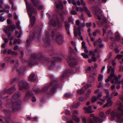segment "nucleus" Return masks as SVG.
Masks as SVG:
<instances>
[{"instance_id": "1", "label": "nucleus", "mask_w": 123, "mask_h": 123, "mask_svg": "<svg viewBox=\"0 0 123 123\" xmlns=\"http://www.w3.org/2000/svg\"><path fill=\"white\" fill-rule=\"evenodd\" d=\"M94 11L95 17L99 20L101 19L102 20V21H97L96 22L99 27H101L104 24L106 23L107 19L102 13L103 11L100 9L98 8L95 9Z\"/></svg>"}, {"instance_id": "2", "label": "nucleus", "mask_w": 123, "mask_h": 123, "mask_svg": "<svg viewBox=\"0 0 123 123\" xmlns=\"http://www.w3.org/2000/svg\"><path fill=\"white\" fill-rule=\"evenodd\" d=\"M58 86L56 82L54 80L52 82H51L48 85L43 87L42 90L36 87L35 86L33 89V91L36 93H38L41 91L44 92L49 88L50 89V92L51 93H53L55 91L57 87Z\"/></svg>"}, {"instance_id": "3", "label": "nucleus", "mask_w": 123, "mask_h": 123, "mask_svg": "<svg viewBox=\"0 0 123 123\" xmlns=\"http://www.w3.org/2000/svg\"><path fill=\"white\" fill-rule=\"evenodd\" d=\"M118 110L121 112V113H119L116 110L112 111L111 113V116L110 120L111 121L114 120L115 117L116 116L118 122H120L122 121V118H123V109L121 107L118 108Z\"/></svg>"}, {"instance_id": "4", "label": "nucleus", "mask_w": 123, "mask_h": 123, "mask_svg": "<svg viewBox=\"0 0 123 123\" xmlns=\"http://www.w3.org/2000/svg\"><path fill=\"white\" fill-rule=\"evenodd\" d=\"M26 2V4L28 12H29V15L30 17L31 22V24L33 25L35 22V18L34 16H33L32 14L33 13L35 15L36 14V10L34 8H33L31 5H29L27 0H25Z\"/></svg>"}, {"instance_id": "5", "label": "nucleus", "mask_w": 123, "mask_h": 123, "mask_svg": "<svg viewBox=\"0 0 123 123\" xmlns=\"http://www.w3.org/2000/svg\"><path fill=\"white\" fill-rule=\"evenodd\" d=\"M21 95L20 93L19 92H18L15 94V96H13L12 98V100H10L11 101L12 104H10V105L12 104V108L13 109L12 110L13 112H14V110H20V104L21 102L20 101H19L18 103L17 102H16L15 103H13L12 101L15 99L20 96Z\"/></svg>"}, {"instance_id": "6", "label": "nucleus", "mask_w": 123, "mask_h": 123, "mask_svg": "<svg viewBox=\"0 0 123 123\" xmlns=\"http://www.w3.org/2000/svg\"><path fill=\"white\" fill-rule=\"evenodd\" d=\"M105 92L106 93V97L107 99V103L103 106L104 108H105L107 106L110 107L111 106L112 104V102L111 100V98L109 97V93L108 90L105 89Z\"/></svg>"}, {"instance_id": "7", "label": "nucleus", "mask_w": 123, "mask_h": 123, "mask_svg": "<svg viewBox=\"0 0 123 123\" xmlns=\"http://www.w3.org/2000/svg\"><path fill=\"white\" fill-rule=\"evenodd\" d=\"M32 3L33 5L31 4H29V5H31L32 7L33 8H35V7H37L39 10L42 9H43L42 6L40 5L39 3V1L38 0H31Z\"/></svg>"}, {"instance_id": "8", "label": "nucleus", "mask_w": 123, "mask_h": 123, "mask_svg": "<svg viewBox=\"0 0 123 123\" xmlns=\"http://www.w3.org/2000/svg\"><path fill=\"white\" fill-rule=\"evenodd\" d=\"M31 97H32L31 100L32 102H34L36 101V99L32 94L31 91H28L26 93V95L24 99V101H27Z\"/></svg>"}, {"instance_id": "9", "label": "nucleus", "mask_w": 123, "mask_h": 123, "mask_svg": "<svg viewBox=\"0 0 123 123\" xmlns=\"http://www.w3.org/2000/svg\"><path fill=\"white\" fill-rule=\"evenodd\" d=\"M45 36L43 39V41L46 45H48L50 43V42L49 39V33L46 30L45 31Z\"/></svg>"}, {"instance_id": "10", "label": "nucleus", "mask_w": 123, "mask_h": 123, "mask_svg": "<svg viewBox=\"0 0 123 123\" xmlns=\"http://www.w3.org/2000/svg\"><path fill=\"white\" fill-rule=\"evenodd\" d=\"M18 85L19 87V90H21L24 88H27L28 87V84L25 80L21 81L19 83Z\"/></svg>"}, {"instance_id": "11", "label": "nucleus", "mask_w": 123, "mask_h": 123, "mask_svg": "<svg viewBox=\"0 0 123 123\" xmlns=\"http://www.w3.org/2000/svg\"><path fill=\"white\" fill-rule=\"evenodd\" d=\"M68 63L70 67H73L77 64V59L74 58H72L68 61Z\"/></svg>"}, {"instance_id": "12", "label": "nucleus", "mask_w": 123, "mask_h": 123, "mask_svg": "<svg viewBox=\"0 0 123 123\" xmlns=\"http://www.w3.org/2000/svg\"><path fill=\"white\" fill-rule=\"evenodd\" d=\"M63 39L62 35L61 34H58L56 35V41L59 44L62 43L63 41Z\"/></svg>"}, {"instance_id": "13", "label": "nucleus", "mask_w": 123, "mask_h": 123, "mask_svg": "<svg viewBox=\"0 0 123 123\" xmlns=\"http://www.w3.org/2000/svg\"><path fill=\"white\" fill-rule=\"evenodd\" d=\"M115 75V74H110V75L108 77V78L105 80V82H108L110 81L112 83H114V81L112 78L114 77Z\"/></svg>"}, {"instance_id": "14", "label": "nucleus", "mask_w": 123, "mask_h": 123, "mask_svg": "<svg viewBox=\"0 0 123 123\" xmlns=\"http://www.w3.org/2000/svg\"><path fill=\"white\" fill-rule=\"evenodd\" d=\"M37 57L38 60H43L44 58L42 55L41 54L37 55V54H35L32 56L31 59H33L35 60L37 59Z\"/></svg>"}, {"instance_id": "15", "label": "nucleus", "mask_w": 123, "mask_h": 123, "mask_svg": "<svg viewBox=\"0 0 123 123\" xmlns=\"http://www.w3.org/2000/svg\"><path fill=\"white\" fill-rule=\"evenodd\" d=\"M94 123H101L103 122V120L98 117H94L93 119Z\"/></svg>"}, {"instance_id": "16", "label": "nucleus", "mask_w": 123, "mask_h": 123, "mask_svg": "<svg viewBox=\"0 0 123 123\" xmlns=\"http://www.w3.org/2000/svg\"><path fill=\"white\" fill-rule=\"evenodd\" d=\"M107 73H110L111 72L112 73L111 74H115L114 73L115 68H113L111 66H110L107 67Z\"/></svg>"}, {"instance_id": "17", "label": "nucleus", "mask_w": 123, "mask_h": 123, "mask_svg": "<svg viewBox=\"0 0 123 123\" xmlns=\"http://www.w3.org/2000/svg\"><path fill=\"white\" fill-rule=\"evenodd\" d=\"M35 75L33 74H32L30 75L28 78L29 81L31 82L34 81L35 80Z\"/></svg>"}, {"instance_id": "18", "label": "nucleus", "mask_w": 123, "mask_h": 123, "mask_svg": "<svg viewBox=\"0 0 123 123\" xmlns=\"http://www.w3.org/2000/svg\"><path fill=\"white\" fill-rule=\"evenodd\" d=\"M91 106H89L88 108L85 107V111L86 112L88 113H90L93 112L94 111L92 110Z\"/></svg>"}, {"instance_id": "19", "label": "nucleus", "mask_w": 123, "mask_h": 123, "mask_svg": "<svg viewBox=\"0 0 123 123\" xmlns=\"http://www.w3.org/2000/svg\"><path fill=\"white\" fill-rule=\"evenodd\" d=\"M65 25L66 29L67 30V33L68 34H70V32L69 30V28L70 27V25L66 21L65 22Z\"/></svg>"}, {"instance_id": "20", "label": "nucleus", "mask_w": 123, "mask_h": 123, "mask_svg": "<svg viewBox=\"0 0 123 123\" xmlns=\"http://www.w3.org/2000/svg\"><path fill=\"white\" fill-rule=\"evenodd\" d=\"M114 83H115V84H117V83H118L119 84H120L121 83V81H118V77L115 74L114 77Z\"/></svg>"}, {"instance_id": "21", "label": "nucleus", "mask_w": 123, "mask_h": 123, "mask_svg": "<svg viewBox=\"0 0 123 123\" xmlns=\"http://www.w3.org/2000/svg\"><path fill=\"white\" fill-rule=\"evenodd\" d=\"M15 90L16 89L14 86H13L11 88L8 89L7 91V93L10 94Z\"/></svg>"}, {"instance_id": "22", "label": "nucleus", "mask_w": 123, "mask_h": 123, "mask_svg": "<svg viewBox=\"0 0 123 123\" xmlns=\"http://www.w3.org/2000/svg\"><path fill=\"white\" fill-rule=\"evenodd\" d=\"M48 23L49 24L52 25L54 26H55L56 25L55 20L53 18H52L49 22Z\"/></svg>"}, {"instance_id": "23", "label": "nucleus", "mask_w": 123, "mask_h": 123, "mask_svg": "<svg viewBox=\"0 0 123 123\" xmlns=\"http://www.w3.org/2000/svg\"><path fill=\"white\" fill-rule=\"evenodd\" d=\"M56 7L57 8H60L61 9H62L63 8V4L61 2L57 4Z\"/></svg>"}, {"instance_id": "24", "label": "nucleus", "mask_w": 123, "mask_h": 123, "mask_svg": "<svg viewBox=\"0 0 123 123\" xmlns=\"http://www.w3.org/2000/svg\"><path fill=\"white\" fill-rule=\"evenodd\" d=\"M108 35L109 37H110V38L112 41H117L116 40V39H115L114 37H113V35L112 32H110L108 33Z\"/></svg>"}, {"instance_id": "25", "label": "nucleus", "mask_w": 123, "mask_h": 123, "mask_svg": "<svg viewBox=\"0 0 123 123\" xmlns=\"http://www.w3.org/2000/svg\"><path fill=\"white\" fill-rule=\"evenodd\" d=\"M102 94L101 92L99 93V94L97 96V97L98 98H99V99L102 101V102H105V99H106V97H104L103 98V99H102L100 98V97L102 96Z\"/></svg>"}, {"instance_id": "26", "label": "nucleus", "mask_w": 123, "mask_h": 123, "mask_svg": "<svg viewBox=\"0 0 123 123\" xmlns=\"http://www.w3.org/2000/svg\"><path fill=\"white\" fill-rule=\"evenodd\" d=\"M95 80V78L92 76H90L88 78V80L90 83H92L94 82Z\"/></svg>"}, {"instance_id": "27", "label": "nucleus", "mask_w": 123, "mask_h": 123, "mask_svg": "<svg viewBox=\"0 0 123 123\" xmlns=\"http://www.w3.org/2000/svg\"><path fill=\"white\" fill-rule=\"evenodd\" d=\"M85 12L86 13L88 16L90 17L92 16V15L91 14L90 11L88 10L87 7L85 6Z\"/></svg>"}, {"instance_id": "28", "label": "nucleus", "mask_w": 123, "mask_h": 123, "mask_svg": "<svg viewBox=\"0 0 123 123\" xmlns=\"http://www.w3.org/2000/svg\"><path fill=\"white\" fill-rule=\"evenodd\" d=\"M53 60H52L51 62L53 63H54L55 61H60L62 60V59L60 57L57 58H53Z\"/></svg>"}, {"instance_id": "29", "label": "nucleus", "mask_w": 123, "mask_h": 123, "mask_svg": "<svg viewBox=\"0 0 123 123\" xmlns=\"http://www.w3.org/2000/svg\"><path fill=\"white\" fill-rule=\"evenodd\" d=\"M115 35L117 40V41L119 40L120 38V37L119 33L117 32H116L115 33Z\"/></svg>"}, {"instance_id": "30", "label": "nucleus", "mask_w": 123, "mask_h": 123, "mask_svg": "<svg viewBox=\"0 0 123 123\" xmlns=\"http://www.w3.org/2000/svg\"><path fill=\"white\" fill-rule=\"evenodd\" d=\"M68 72L67 71H65L63 73V75L62 76L61 78V80H62L63 77L68 76Z\"/></svg>"}, {"instance_id": "31", "label": "nucleus", "mask_w": 123, "mask_h": 123, "mask_svg": "<svg viewBox=\"0 0 123 123\" xmlns=\"http://www.w3.org/2000/svg\"><path fill=\"white\" fill-rule=\"evenodd\" d=\"M84 23H82L81 24H80V25L79 27L78 28V31L79 32L78 35L80 37L81 36V33L80 32V26H82L83 27H84Z\"/></svg>"}, {"instance_id": "32", "label": "nucleus", "mask_w": 123, "mask_h": 123, "mask_svg": "<svg viewBox=\"0 0 123 123\" xmlns=\"http://www.w3.org/2000/svg\"><path fill=\"white\" fill-rule=\"evenodd\" d=\"M91 92V90L90 89H88L87 90V94H85V98H87L89 97V95Z\"/></svg>"}, {"instance_id": "33", "label": "nucleus", "mask_w": 123, "mask_h": 123, "mask_svg": "<svg viewBox=\"0 0 123 123\" xmlns=\"http://www.w3.org/2000/svg\"><path fill=\"white\" fill-rule=\"evenodd\" d=\"M34 37V35L33 37L31 36H30V39L29 40L27 39L26 40V43L28 44H29L31 42V40L33 39V37Z\"/></svg>"}, {"instance_id": "34", "label": "nucleus", "mask_w": 123, "mask_h": 123, "mask_svg": "<svg viewBox=\"0 0 123 123\" xmlns=\"http://www.w3.org/2000/svg\"><path fill=\"white\" fill-rule=\"evenodd\" d=\"M8 29L9 28V30H13L16 28L15 26L14 25H12L8 26Z\"/></svg>"}, {"instance_id": "35", "label": "nucleus", "mask_w": 123, "mask_h": 123, "mask_svg": "<svg viewBox=\"0 0 123 123\" xmlns=\"http://www.w3.org/2000/svg\"><path fill=\"white\" fill-rule=\"evenodd\" d=\"M77 92L80 95L83 94L84 93V89L81 88L77 91Z\"/></svg>"}, {"instance_id": "36", "label": "nucleus", "mask_w": 123, "mask_h": 123, "mask_svg": "<svg viewBox=\"0 0 123 123\" xmlns=\"http://www.w3.org/2000/svg\"><path fill=\"white\" fill-rule=\"evenodd\" d=\"M72 95V94L70 92H67L64 95V96L65 98H68Z\"/></svg>"}, {"instance_id": "37", "label": "nucleus", "mask_w": 123, "mask_h": 123, "mask_svg": "<svg viewBox=\"0 0 123 123\" xmlns=\"http://www.w3.org/2000/svg\"><path fill=\"white\" fill-rule=\"evenodd\" d=\"M100 33V31L99 30H97L94 31L93 32V35L94 36H96L97 34Z\"/></svg>"}, {"instance_id": "38", "label": "nucleus", "mask_w": 123, "mask_h": 123, "mask_svg": "<svg viewBox=\"0 0 123 123\" xmlns=\"http://www.w3.org/2000/svg\"><path fill=\"white\" fill-rule=\"evenodd\" d=\"M108 28V26L107 25H105L104 26V28L103 29V36L106 33V30Z\"/></svg>"}, {"instance_id": "39", "label": "nucleus", "mask_w": 123, "mask_h": 123, "mask_svg": "<svg viewBox=\"0 0 123 123\" xmlns=\"http://www.w3.org/2000/svg\"><path fill=\"white\" fill-rule=\"evenodd\" d=\"M10 2L12 4V9L16 11V8L15 7L13 6V3L12 1V0H9Z\"/></svg>"}, {"instance_id": "40", "label": "nucleus", "mask_w": 123, "mask_h": 123, "mask_svg": "<svg viewBox=\"0 0 123 123\" xmlns=\"http://www.w3.org/2000/svg\"><path fill=\"white\" fill-rule=\"evenodd\" d=\"M103 76L101 74H100L99 75L98 77V80L99 81H101L103 78Z\"/></svg>"}, {"instance_id": "41", "label": "nucleus", "mask_w": 123, "mask_h": 123, "mask_svg": "<svg viewBox=\"0 0 123 123\" xmlns=\"http://www.w3.org/2000/svg\"><path fill=\"white\" fill-rule=\"evenodd\" d=\"M20 43V40L19 39H15L13 42V44H15L16 43Z\"/></svg>"}, {"instance_id": "42", "label": "nucleus", "mask_w": 123, "mask_h": 123, "mask_svg": "<svg viewBox=\"0 0 123 123\" xmlns=\"http://www.w3.org/2000/svg\"><path fill=\"white\" fill-rule=\"evenodd\" d=\"M68 1L69 3L70 4L71 3L74 5H76V3L75 1L74 0H68Z\"/></svg>"}, {"instance_id": "43", "label": "nucleus", "mask_w": 123, "mask_h": 123, "mask_svg": "<svg viewBox=\"0 0 123 123\" xmlns=\"http://www.w3.org/2000/svg\"><path fill=\"white\" fill-rule=\"evenodd\" d=\"M80 105V102H78L76 104L73 106V108H76L79 107Z\"/></svg>"}, {"instance_id": "44", "label": "nucleus", "mask_w": 123, "mask_h": 123, "mask_svg": "<svg viewBox=\"0 0 123 123\" xmlns=\"http://www.w3.org/2000/svg\"><path fill=\"white\" fill-rule=\"evenodd\" d=\"M97 98L96 96H93L92 97L91 101L92 102H94L97 100Z\"/></svg>"}, {"instance_id": "45", "label": "nucleus", "mask_w": 123, "mask_h": 123, "mask_svg": "<svg viewBox=\"0 0 123 123\" xmlns=\"http://www.w3.org/2000/svg\"><path fill=\"white\" fill-rule=\"evenodd\" d=\"M122 57H123V55H117L115 58V59L117 58L118 60L120 59Z\"/></svg>"}, {"instance_id": "46", "label": "nucleus", "mask_w": 123, "mask_h": 123, "mask_svg": "<svg viewBox=\"0 0 123 123\" xmlns=\"http://www.w3.org/2000/svg\"><path fill=\"white\" fill-rule=\"evenodd\" d=\"M116 45V44L115 43H110V48L111 49L113 48Z\"/></svg>"}, {"instance_id": "47", "label": "nucleus", "mask_w": 123, "mask_h": 123, "mask_svg": "<svg viewBox=\"0 0 123 123\" xmlns=\"http://www.w3.org/2000/svg\"><path fill=\"white\" fill-rule=\"evenodd\" d=\"M57 25L59 28H61L62 27V25L61 23L59 22V21L57 20Z\"/></svg>"}, {"instance_id": "48", "label": "nucleus", "mask_w": 123, "mask_h": 123, "mask_svg": "<svg viewBox=\"0 0 123 123\" xmlns=\"http://www.w3.org/2000/svg\"><path fill=\"white\" fill-rule=\"evenodd\" d=\"M87 122L88 123H94L93 121L90 118H89L88 119Z\"/></svg>"}, {"instance_id": "49", "label": "nucleus", "mask_w": 123, "mask_h": 123, "mask_svg": "<svg viewBox=\"0 0 123 123\" xmlns=\"http://www.w3.org/2000/svg\"><path fill=\"white\" fill-rule=\"evenodd\" d=\"M99 115L100 117L103 118L105 116V114L103 112H100L99 113Z\"/></svg>"}, {"instance_id": "50", "label": "nucleus", "mask_w": 123, "mask_h": 123, "mask_svg": "<svg viewBox=\"0 0 123 123\" xmlns=\"http://www.w3.org/2000/svg\"><path fill=\"white\" fill-rule=\"evenodd\" d=\"M78 69L76 68H73L71 72L73 73H75L78 71Z\"/></svg>"}, {"instance_id": "51", "label": "nucleus", "mask_w": 123, "mask_h": 123, "mask_svg": "<svg viewBox=\"0 0 123 123\" xmlns=\"http://www.w3.org/2000/svg\"><path fill=\"white\" fill-rule=\"evenodd\" d=\"M116 59H115L113 60L112 62V65L113 66H115L116 64Z\"/></svg>"}, {"instance_id": "52", "label": "nucleus", "mask_w": 123, "mask_h": 123, "mask_svg": "<svg viewBox=\"0 0 123 123\" xmlns=\"http://www.w3.org/2000/svg\"><path fill=\"white\" fill-rule=\"evenodd\" d=\"M92 51H90L89 53V55H88L87 54H85V58H88L89 57L88 56H90L91 55V54H92Z\"/></svg>"}, {"instance_id": "53", "label": "nucleus", "mask_w": 123, "mask_h": 123, "mask_svg": "<svg viewBox=\"0 0 123 123\" xmlns=\"http://www.w3.org/2000/svg\"><path fill=\"white\" fill-rule=\"evenodd\" d=\"M112 55V53H111V52H110L109 53V54L108 56V59H105V60L104 61H106L107 60H108V59H109L111 58V56Z\"/></svg>"}, {"instance_id": "54", "label": "nucleus", "mask_w": 123, "mask_h": 123, "mask_svg": "<svg viewBox=\"0 0 123 123\" xmlns=\"http://www.w3.org/2000/svg\"><path fill=\"white\" fill-rule=\"evenodd\" d=\"M71 13L72 15H76L77 13L75 10H73L71 12Z\"/></svg>"}, {"instance_id": "55", "label": "nucleus", "mask_w": 123, "mask_h": 123, "mask_svg": "<svg viewBox=\"0 0 123 123\" xmlns=\"http://www.w3.org/2000/svg\"><path fill=\"white\" fill-rule=\"evenodd\" d=\"M6 19V18L4 17L0 16V21L3 22Z\"/></svg>"}, {"instance_id": "56", "label": "nucleus", "mask_w": 123, "mask_h": 123, "mask_svg": "<svg viewBox=\"0 0 123 123\" xmlns=\"http://www.w3.org/2000/svg\"><path fill=\"white\" fill-rule=\"evenodd\" d=\"M101 0L104 3H105L107 0H97V2L98 3L101 2Z\"/></svg>"}, {"instance_id": "57", "label": "nucleus", "mask_w": 123, "mask_h": 123, "mask_svg": "<svg viewBox=\"0 0 123 123\" xmlns=\"http://www.w3.org/2000/svg\"><path fill=\"white\" fill-rule=\"evenodd\" d=\"M82 46L81 47L82 49L85 50V42L83 41L82 43Z\"/></svg>"}, {"instance_id": "58", "label": "nucleus", "mask_w": 123, "mask_h": 123, "mask_svg": "<svg viewBox=\"0 0 123 123\" xmlns=\"http://www.w3.org/2000/svg\"><path fill=\"white\" fill-rule=\"evenodd\" d=\"M99 43L97 41H94V45L95 46H97L99 45V44L98 43Z\"/></svg>"}, {"instance_id": "59", "label": "nucleus", "mask_w": 123, "mask_h": 123, "mask_svg": "<svg viewBox=\"0 0 123 123\" xmlns=\"http://www.w3.org/2000/svg\"><path fill=\"white\" fill-rule=\"evenodd\" d=\"M55 30H53L52 31V34L51 35V37H53L55 35Z\"/></svg>"}, {"instance_id": "60", "label": "nucleus", "mask_w": 123, "mask_h": 123, "mask_svg": "<svg viewBox=\"0 0 123 123\" xmlns=\"http://www.w3.org/2000/svg\"><path fill=\"white\" fill-rule=\"evenodd\" d=\"M65 113L68 115H71V113L70 111L68 110H66Z\"/></svg>"}, {"instance_id": "61", "label": "nucleus", "mask_w": 123, "mask_h": 123, "mask_svg": "<svg viewBox=\"0 0 123 123\" xmlns=\"http://www.w3.org/2000/svg\"><path fill=\"white\" fill-rule=\"evenodd\" d=\"M22 71V68H19L18 70H17V72H18V73L19 74H20L21 73Z\"/></svg>"}, {"instance_id": "62", "label": "nucleus", "mask_w": 123, "mask_h": 123, "mask_svg": "<svg viewBox=\"0 0 123 123\" xmlns=\"http://www.w3.org/2000/svg\"><path fill=\"white\" fill-rule=\"evenodd\" d=\"M22 33V31H20L19 33V34L17 36V37L18 38L20 37L21 34Z\"/></svg>"}, {"instance_id": "63", "label": "nucleus", "mask_w": 123, "mask_h": 123, "mask_svg": "<svg viewBox=\"0 0 123 123\" xmlns=\"http://www.w3.org/2000/svg\"><path fill=\"white\" fill-rule=\"evenodd\" d=\"M92 61L94 62H95L97 61L96 57L95 56H92Z\"/></svg>"}, {"instance_id": "64", "label": "nucleus", "mask_w": 123, "mask_h": 123, "mask_svg": "<svg viewBox=\"0 0 123 123\" xmlns=\"http://www.w3.org/2000/svg\"><path fill=\"white\" fill-rule=\"evenodd\" d=\"M115 52L116 53H118L119 52V50L117 48L115 49Z\"/></svg>"}]
</instances>
